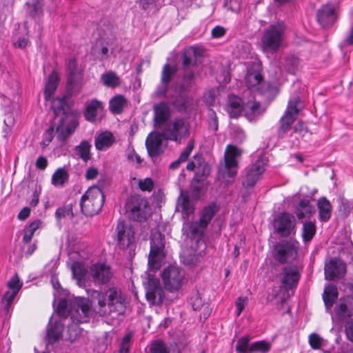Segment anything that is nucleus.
Wrapping results in <instances>:
<instances>
[{
    "mask_svg": "<svg viewBox=\"0 0 353 353\" xmlns=\"http://www.w3.org/2000/svg\"><path fill=\"white\" fill-rule=\"evenodd\" d=\"M303 263L300 259L288 263V297L290 291L296 288L303 271Z\"/></svg>",
    "mask_w": 353,
    "mask_h": 353,
    "instance_id": "nucleus-21",
    "label": "nucleus"
},
{
    "mask_svg": "<svg viewBox=\"0 0 353 353\" xmlns=\"http://www.w3.org/2000/svg\"><path fill=\"white\" fill-rule=\"evenodd\" d=\"M305 87L298 79L293 81L291 97L288 100V130L290 125L298 119L305 107Z\"/></svg>",
    "mask_w": 353,
    "mask_h": 353,
    "instance_id": "nucleus-5",
    "label": "nucleus"
},
{
    "mask_svg": "<svg viewBox=\"0 0 353 353\" xmlns=\"http://www.w3.org/2000/svg\"><path fill=\"white\" fill-rule=\"evenodd\" d=\"M41 222L39 220H36L29 224L25 228V234L23 237V241L26 243H28L31 241L32 236L34 234L36 230L39 228Z\"/></svg>",
    "mask_w": 353,
    "mask_h": 353,
    "instance_id": "nucleus-51",
    "label": "nucleus"
},
{
    "mask_svg": "<svg viewBox=\"0 0 353 353\" xmlns=\"http://www.w3.org/2000/svg\"><path fill=\"white\" fill-rule=\"evenodd\" d=\"M77 125L78 123L74 119H71L69 122H66L65 119H61L56 128L57 139L59 141L65 142L74 132Z\"/></svg>",
    "mask_w": 353,
    "mask_h": 353,
    "instance_id": "nucleus-25",
    "label": "nucleus"
},
{
    "mask_svg": "<svg viewBox=\"0 0 353 353\" xmlns=\"http://www.w3.org/2000/svg\"><path fill=\"white\" fill-rule=\"evenodd\" d=\"M105 196L98 186H92L81 196L80 206L82 213L86 216L97 214L103 205Z\"/></svg>",
    "mask_w": 353,
    "mask_h": 353,
    "instance_id": "nucleus-6",
    "label": "nucleus"
},
{
    "mask_svg": "<svg viewBox=\"0 0 353 353\" xmlns=\"http://www.w3.org/2000/svg\"><path fill=\"white\" fill-rule=\"evenodd\" d=\"M252 343H250V337L244 336L240 338L236 345V353H252L250 350L251 349Z\"/></svg>",
    "mask_w": 353,
    "mask_h": 353,
    "instance_id": "nucleus-52",
    "label": "nucleus"
},
{
    "mask_svg": "<svg viewBox=\"0 0 353 353\" xmlns=\"http://www.w3.org/2000/svg\"><path fill=\"white\" fill-rule=\"evenodd\" d=\"M285 30L283 22H278L265 28L261 38L262 51L271 54L278 52L283 42Z\"/></svg>",
    "mask_w": 353,
    "mask_h": 353,
    "instance_id": "nucleus-3",
    "label": "nucleus"
},
{
    "mask_svg": "<svg viewBox=\"0 0 353 353\" xmlns=\"http://www.w3.org/2000/svg\"><path fill=\"white\" fill-rule=\"evenodd\" d=\"M67 88L71 92H77L81 88L82 71L78 68L77 61L71 58L68 63Z\"/></svg>",
    "mask_w": 353,
    "mask_h": 353,
    "instance_id": "nucleus-18",
    "label": "nucleus"
},
{
    "mask_svg": "<svg viewBox=\"0 0 353 353\" xmlns=\"http://www.w3.org/2000/svg\"><path fill=\"white\" fill-rule=\"evenodd\" d=\"M322 338L316 333H312L309 336V344L314 350H319L322 346Z\"/></svg>",
    "mask_w": 353,
    "mask_h": 353,
    "instance_id": "nucleus-59",
    "label": "nucleus"
},
{
    "mask_svg": "<svg viewBox=\"0 0 353 353\" xmlns=\"http://www.w3.org/2000/svg\"><path fill=\"white\" fill-rule=\"evenodd\" d=\"M257 92L265 101L270 102L272 101L279 93V88L270 83L263 82L258 87Z\"/></svg>",
    "mask_w": 353,
    "mask_h": 353,
    "instance_id": "nucleus-34",
    "label": "nucleus"
},
{
    "mask_svg": "<svg viewBox=\"0 0 353 353\" xmlns=\"http://www.w3.org/2000/svg\"><path fill=\"white\" fill-rule=\"evenodd\" d=\"M245 84L249 90L257 91L258 87L263 83V76L257 70H248L245 77Z\"/></svg>",
    "mask_w": 353,
    "mask_h": 353,
    "instance_id": "nucleus-32",
    "label": "nucleus"
},
{
    "mask_svg": "<svg viewBox=\"0 0 353 353\" xmlns=\"http://www.w3.org/2000/svg\"><path fill=\"white\" fill-rule=\"evenodd\" d=\"M209 172L208 168H203L201 174L199 171L196 173L190 183V190L193 196H199L201 192L206 188V176L209 174Z\"/></svg>",
    "mask_w": 353,
    "mask_h": 353,
    "instance_id": "nucleus-26",
    "label": "nucleus"
},
{
    "mask_svg": "<svg viewBox=\"0 0 353 353\" xmlns=\"http://www.w3.org/2000/svg\"><path fill=\"white\" fill-rule=\"evenodd\" d=\"M299 248V243L292 238L288 239V261L290 259L294 260L298 259L297 254Z\"/></svg>",
    "mask_w": 353,
    "mask_h": 353,
    "instance_id": "nucleus-57",
    "label": "nucleus"
},
{
    "mask_svg": "<svg viewBox=\"0 0 353 353\" xmlns=\"http://www.w3.org/2000/svg\"><path fill=\"white\" fill-rule=\"evenodd\" d=\"M194 148V143L189 142L184 150L180 154L179 159L183 163L186 161Z\"/></svg>",
    "mask_w": 353,
    "mask_h": 353,
    "instance_id": "nucleus-62",
    "label": "nucleus"
},
{
    "mask_svg": "<svg viewBox=\"0 0 353 353\" xmlns=\"http://www.w3.org/2000/svg\"><path fill=\"white\" fill-rule=\"evenodd\" d=\"M338 296L339 292L335 285L330 283L325 287L323 293V300L327 311L330 310L334 305Z\"/></svg>",
    "mask_w": 353,
    "mask_h": 353,
    "instance_id": "nucleus-28",
    "label": "nucleus"
},
{
    "mask_svg": "<svg viewBox=\"0 0 353 353\" xmlns=\"http://www.w3.org/2000/svg\"><path fill=\"white\" fill-rule=\"evenodd\" d=\"M266 110L265 105H262L256 101H248L244 104L245 116L250 121H256L265 113Z\"/></svg>",
    "mask_w": 353,
    "mask_h": 353,
    "instance_id": "nucleus-27",
    "label": "nucleus"
},
{
    "mask_svg": "<svg viewBox=\"0 0 353 353\" xmlns=\"http://www.w3.org/2000/svg\"><path fill=\"white\" fill-rule=\"evenodd\" d=\"M338 203V209L341 216L343 218H346L349 216L351 212V210L353 208L352 202L350 201L348 199L345 198L344 196H339L337 199Z\"/></svg>",
    "mask_w": 353,
    "mask_h": 353,
    "instance_id": "nucleus-46",
    "label": "nucleus"
},
{
    "mask_svg": "<svg viewBox=\"0 0 353 353\" xmlns=\"http://www.w3.org/2000/svg\"><path fill=\"white\" fill-rule=\"evenodd\" d=\"M59 78L57 72L53 71L49 76L48 79L45 85L44 94L46 99L50 98L55 92Z\"/></svg>",
    "mask_w": 353,
    "mask_h": 353,
    "instance_id": "nucleus-41",
    "label": "nucleus"
},
{
    "mask_svg": "<svg viewBox=\"0 0 353 353\" xmlns=\"http://www.w3.org/2000/svg\"><path fill=\"white\" fill-rule=\"evenodd\" d=\"M165 140L180 141L183 137L188 134V128L182 119H175L172 122L168 123L163 132Z\"/></svg>",
    "mask_w": 353,
    "mask_h": 353,
    "instance_id": "nucleus-15",
    "label": "nucleus"
},
{
    "mask_svg": "<svg viewBox=\"0 0 353 353\" xmlns=\"http://www.w3.org/2000/svg\"><path fill=\"white\" fill-rule=\"evenodd\" d=\"M124 208L129 219L134 221L143 222L148 219V202L145 198L141 195L130 196L128 198Z\"/></svg>",
    "mask_w": 353,
    "mask_h": 353,
    "instance_id": "nucleus-8",
    "label": "nucleus"
},
{
    "mask_svg": "<svg viewBox=\"0 0 353 353\" xmlns=\"http://www.w3.org/2000/svg\"><path fill=\"white\" fill-rule=\"evenodd\" d=\"M91 312L90 305L85 299H77L73 301L70 316L74 324L85 323L88 321Z\"/></svg>",
    "mask_w": 353,
    "mask_h": 353,
    "instance_id": "nucleus-17",
    "label": "nucleus"
},
{
    "mask_svg": "<svg viewBox=\"0 0 353 353\" xmlns=\"http://www.w3.org/2000/svg\"><path fill=\"white\" fill-rule=\"evenodd\" d=\"M69 181V173L64 168H59L53 173L51 179L52 184L54 186L63 187Z\"/></svg>",
    "mask_w": 353,
    "mask_h": 353,
    "instance_id": "nucleus-42",
    "label": "nucleus"
},
{
    "mask_svg": "<svg viewBox=\"0 0 353 353\" xmlns=\"http://www.w3.org/2000/svg\"><path fill=\"white\" fill-rule=\"evenodd\" d=\"M267 163V158L261 156L254 164L248 166L245 170V174L243 185L247 188L254 186L259 180L260 175L263 173Z\"/></svg>",
    "mask_w": 353,
    "mask_h": 353,
    "instance_id": "nucleus-13",
    "label": "nucleus"
},
{
    "mask_svg": "<svg viewBox=\"0 0 353 353\" xmlns=\"http://www.w3.org/2000/svg\"><path fill=\"white\" fill-rule=\"evenodd\" d=\"M315 212V208L310 203L308 199H303L299 201L296 208V214L299 219L310 218Z\"/></svg>",
    "mask_w": 353,
    "mask_h": 353,
    "instance_id": "nucleus-31",
    "label": "nucleus"
},
{
    "mask_svg": "<svg viewBox=\"0 0 353 353\" xmlns=\"http://www.w3.org/2000/svg\"><path fill=\"white\" fill-rule=\"evenodd\" d=\"M334 312L341 321H345L351 317L353 315V297L341 299L339 303L334 307Z\"/></svg>",
    "mask_w": 353,
    "mask_h": 353,
    "instance_id": "nucleus-23",
    "label": "nucleus"
},
{
    "mask_svg": "<svg viewBox=\"0 0 353 353\" xmlns=\"http://www.w3.org/2000/svg\"><path fill=\"white\" fill-rule=\"evenodd\" d=\"M317 21L323 28L332 26L337 19L334 3H328L321 6L316 14Z\"/></svg>",
    "mask_w": 353,
    "mask_h": 353,
    "instance_id": "nucleus-20",
    "label": "nucleus"
},
{
    "mask_svg": "<svg viewBox=\"0 0 353 353\" xmlns=\"http://www.w3.org/2000/svg\"><path fill=\"white\" fill-rule=\"evenodd\" d=\"M345 334L347 339L353 342V318L345 325Z\"/></svg>",
    "mask_w": 353,
    "mask_h": 353,
    "instance_id": "nucleus-64",
    "label": "nucleus"
},
{
    "mask_svg": "<svg viewBox=\"0 0 353 353\" xmlns=\"http://www.w3.org/2000/svg\"><path fill=\"white\" fill-rule=\"evenodd\" d=\"M132 338L131 333L126 334L121 339L120 343V353H128L130 346V341Z\"/></svg>",
    "mask_w": 353,
    "mask_h": 353,
    "instance_id": "nucleus-58",
    "label": "nucleus"
},
{
    "mask_svg": "<svg viewBox=\"0 0 353 353\" xmlns=\"http://www.w3.org/2000/svg\"><path fill=\"white\" fill-rule=\"evenodd\" d=\"M68 216L70 219H73L74 214L72 211V205L68 204L62 207H59L55 212V217L57 220Z\"/></svg>",
    "mask_w": 353,
    "mask_h": 353,
    "instance_id": "nucleus-54",
    "label": "nucleus"
},
{
    "mask_svg": "<svg viewBox=\"0 0 353 353\" xmlns=\"http://www.w3.org/2000/svg\"><path fill=\"white\" fill-rule=\"evenodd\" d=\"M169 84L161 83V85L158 86L155 91V95L159 98H166L168 99H170V96H167V91L168 89Z\"/></svg>",
    "mask_w": 353,
    "mask_h": 353,
    "instance_id": "nucleus-61",
    "label": "nucleus"
},
{
    "mask_svg": "<svg viewBox=\"0 0 353 353\" xmlns=\"http://www.w3.org/2000/svg\"><path fill=\"white\" fill-rule=\"evenodd\" d=\"M91 145L87 141H83L75 147V152L85 162L90 159Z\"/></svg>",
    "mask_w": 353,
    "mask_h": 353,
    "instance_id": "nucleus-45",
    "label": "nucleus"
},
{
    "mask_svg": "<svg viewBox=\"0 0 353 353\" xmlns=\"http://www.w3.org/2000/svg\"><path fill=\"white\" fill-rule=\"evenodd\" d=\"M114 142L113 134L110 132L106 131L95 138V147L99 150H103L110 147Z\"/></svg>",
    "mask_w": 353,
    "mask_h": 353,
    "instance_id": "nucleus-37",
    "label": "nucleus"
},
{
    "mask_svg": "<svg viewBox=\"0 0 353 353\" xmlns=\"http://www.w3.org/2000/svg\"><path fill=\"white\" fill-rule=\"evenodd\" d=\"M73 306V302L68 301L65 299L59 300L57 305V314L62 318H67L68 316H70V311Z\"/></svg>",
    "mask_w": 353,
    "mask_h": 353,
    "instance_id": "nucleus-47",
    "label": "nucleus"
},
{
    "mask_svg": "<svg viewBox=\"0 0 353 353\" xmlns=\"http://www.w3.org/2000/svg\"><path fill=\"white\" fill-rule=\"evenodd\" d=\"M150 353H170V350L165 343L157 340L151 343Z\"/></svg>",
    "mask_w": 353,
    "mask_h": 353,
    "instance_id": "nucleus-55",
    "label": "nucleus"
},
{
    "mask_svg": "<svg viewBox=\"0 0 353 353\" xmlns=\"http://www.w3.org/2000/svg\"><path fill=\"white\" fill-rule=\"evenodd\" d=\"M272 272L276 276H281L279 286L274 287L272 294L276 308L281 310L287 300V241L282 240L274 245L272 252Z\"/></svg>",
    "mask_w": 353,
    "mask_h": 353,
    "instance_id": "nucleus-1",
    "label": "nucleus"
},
{
    "mask_svg": "<svg viewBox=\"0 0 353 353\" xmlns=\"http://www.w3.org/2000/svg\"><path fill=\"white\" fill-rule=\"evenodd\" d=\"M42 0H26V12L27 14L32 17L36 18L42 14Z\"/></svg>",
    "mask_w": 353,
    "mask_h": 353,
    "instance_id": "nucleus-40",
    "label": "nucleus"
},
{
    "mask_svg": "<svg viewBox=\"0 0 353 353\" xmlns=\"http://www.w3.org/2000/svg\"><path fill=\"white\" fill-rule=\"evenodd\" d=\"M154 121L157 128H161L170 117V108L164 102H160L154 105Z\"/></svg>",
    "mask_w": 353,
    "mask_h": 353,
    "instance_id": "nucleus-24",
    "label": "nucleus"
},
{
    "mask_svg": "<svg viewBox=\"0 0 353 353\" xmlns=\"http://www.w3.org/2000/svg\"><path fill=\"white\" fill-rule=\"evenodd\" d=\"M161 276L164 288L170 292H178L187 281L183 270L175 265L164 268Z\"/></svg>",
    "mask_w": 353,
    "mask_h": 353,
    "instance_id": "nucleus-9",
    "label": "nucleus"
},
{
    "mask_svg": "<svg viewBox=\"0 0 353 353\" xmlns=\"http://www.w3.org/2000/svg\"><path fill=\"white\" fill-rule=\"evenodd\" d=\"M227 111L230 117L237 118L244 111V104L242 99L236 95L228 97V104Z\"/></svg>",
    "mask_w": 353,
    "mask_h": 353,
    "instance_id": "nucleus-29",
    "label": "nucleus"
},
{
    "mask_svg": "<svg viewBox=\"0 0 353 353\" xmlns=\"http://www.w3.org/2000/svg\"><path fill=\"white\" fill-rule=\"evenodd\" d=\"M117 241L122 248H128L134 241V231L133 228L125 224L123 221L118 223L117 226Z\"/></svg>",
    "mask_w": 353,
    "mask_h": 353,
    "instance_id": "nucleus-22",
    "label": "nucleus"
},
{
    "mask_svg": "<svg viewBox=\"0 0 353 353\" xmlns=\"http://www.w3.org/2000/svg\"><path fill=\"white\" fill-rule=\"evenodd\" d=\"M346 273V265L338 258H331L325 263L324 274L327 280L341 279Z\"/></svg>",
    "mask_w": 353,
    "mask_h": 353,
    "instance_id": "nucleus-19",
    "label": "nucleus"
},
{
    "mask_svg": "<svg viewBox=\"0 0 353 353\" xmlns=\"http://www.w3.org/2000/svg\"><path fill=\"white\" fill-rule=\"evenodd\" d=\"M103 109V105L97 99H92L86 104L85 110L83 113L86 121L94 122L96 120L97 114L99 110Z\"/></svg>",
    "mask_w": 353,
    "mask_h": 353,
    "instance_id": "nucleus-33",
    "label": "nucleus"
},
{
    "mask_svg": "<svg viewBox=\"0 0 353 353\" xmlns=\"http://www.w3.org/2000/svg\"><path fill=\"white\" fill-rule=\"evenodd\" d=\"M317 208L319 220L323 222L328 221L332 212V206L330 201L325 196L320 197L317 201Z\"/></svg>",
    "mask_w": 353,
    "mask_h": 353,
    "instance_id": "nucleus-30",
    "label": "nucleus"
},
{
    "mask_svg": "<svg viewBox=\"0 0 353 353\" xmlns=\"http://www.w3.org/2000/svg\"><path fill=\"white\" fill-rule=\"evenodd\" d=\"M275 234L287 236V212H283L276 215L273 221Z\"/></svg>",
    "mask_w": 353,
    "mask_h": 353,
    "instance_id": "nucleus-36",
    "label": "nucleus"
},
{
    "mask_svg": "<svg viewBox=\"0 0 353 353\" xmlns=\"http://www.w3.org/2000/svg\"><path fill=\"white\" fill-rule=\"evenodd\" d=\"M126 105V99L122 95H117L110 99L109 103L110 110L113 114H121L125 105Z\"/></svg>",
    "mask_w": 353,
    "mask_h": 353,
    "instance_id": "nucleus-44",
    "label": "nucleus"
},
{
    "mask_svg": "<svg viewBox=\"0 0 353 353\" xmlns=\"http://www.w3.org/2000/svg\"><path fill=\"white\" fill-rule=\"evenodd\" d=\"M103 84L108 87L115 88L120 85L119 77L112 71H109L101 75Z\"/></svg>",
    "mask_w": 353,
    "mask_h": 353,
    "instance_id": "nucleus-48",
    "label": "nucleus"
},
{
    "mask_svg": "<svg viewBox=\"0 0 353 353\" xmlns=\"http://www.w3.org/2000/svg\"><path fill=\"white\" fill-rule=\"evenodd\" d=\"M72 276L77 280V284L81 286L84 284L88 270L84 265L80 262H74L71 267Z\"/></svg>",
    "mask_w": 353,
    "mask_h": 353,
    "instance_id": "nucleus-39",
    "label": "nucleus"
},
{
    "mask_svg": "<svg viewBox=\"0 0 353 353\" xmlns=\"http://www.w3.org/2000/svg\"><path fill=\"white\" fill-rule=\"evenodd\" d=\"M154 187L153 181L150 178H145L143 180H139V188L142 191L151 192Z\"/></svg>",
    "mask_w": 353,
    "mask_h": 353,
    "instance_id": "nucleus-60",
    "label": "nucleus"
},
{
    "mask_svg": "<svg viewBox=\"0 0 353 353\" xmlns=\"http://www.w3.org/2000/svg\"><path fill=\"white\" fill-rule=\"evenodd\" d=\"M165 236L159 231L152 232L150 250L148 256V266L154 272L158 270L166 256L165 251Z\"/></svg>",
    "mask_w": 353,
    "mask_h": 353,
    "instance_id": "nucleus-7",
    "label": "nucleus"
},
{
    "mask_svg": "<svg viewBox=\"0 0 353 353\" xmlns=\"http://www.w3.org/2000/svg\"><path fill=\"white\" fill-rule=\"evenodd\" d=\"M176 72V70L174 67H172L169 63H165L163 68L161 82L169 84Z\"/></svg>",
    "mask_w": 353,
    "mask_h": 353,
    "instance_id": "nucleus-53",
    "label": "nucleus"
},
{
    "mask_svg": "<svg viewBox=\"0 0 353 353\" xmlns=\"http://www.w3.org/2000/svg\"><path fill=\"white\" fill-rule=\"evenodd\" d=\"M63 325L61 322L56 321L51 324L48 330V337L50 343H54L59 340L62 336Z\"/></svg>",
    "mask_w": 353,
    "mask_h": 353,
    "instance_id": "nucleus-43",
    "label": "nucleus"
},
{
    "mask_svg": "<svg viewBox=\"0 0 353 353\" xmlns=\"http://www.w3.org/2000/svg\"><path fill=\"white\" fill-rule=\"evenodd\" d=\"M287 132V110L285 111L283 115L281 117L279 121V126L277 130V134L279 137L285 134Z\"/></svg>",
    "mask_w": 353,
    "mask_h": 353,
    "instance_id": "nucleus-63",
    "label": "nucleus"
},
{
    "mask_svg": "<svg viewBox=\"0 0 353 353\" xmlns=\"http://www.w3.org/2000/svg\"><path fill=\"white\" fill-rule=\"evenodd\" d=\"M301 60L298 54L290 53L288 54V73L296 74L301 68Z\"/></svg>",
    "mask_w": 353,
    "mask_h": 353,
    "instance_id": "nucleus-50",
    "label": "nucleus"
},
{
    "mask_svg": "<svg viewBox=\"0 0 353 353\" xmlns=\"http://www.w3.org/2000/svg\"><path fill=\"white\" fill-rule=\"evenodd\" d=\"M98 305V313L101 316H110L113 319L125 314L128 301L120 289L116 287L108 288L104 292L94 291Z\"/></svg>",
    "mask_w": 353,
    "mask_h": 353,
    "instance_id": "nucleus-2",
    "label": "nucleus"
},
{
    "mask_svg": "<svg viewBox=\"0 0 353 353\" xmlns=\"http://www.w3.org/2000/svg\"><path fill=\"white\" fill-rule=\"evenodd\" d=\"M9 290L6 291L1 301V313L5 318L10 316L12 302L22 287L17 274H15L7 283Z\"/></svg>",
    "mask_w": 353,
    "mask_h": 353,
    "instance_id": "nucleus-11",
    "label": "nucleus"
},
{
    "mask_svg": "<svg viewBox=\"0 0 353 353\" xmlns=\"http://www.w3.org/2000/svg\"><path fill=\"white\" fill-rule=\"evenodd\" d=\"M179 90L180 92L176 96H170L168 100L171 101V104L177 111L183 112H185L188 108V98L183 94L185 91H182L180 87Z\"/></svg>",
    "mask_w": 353,
    "mask_h": 353,
    "instance_id": "nucleus-38",
    "label": "nucleus"
},
{
    "mask_svg": "<svg viewBox=\"0 0 353 353\" xmlns=\"http://www.w3.org/2000/svg\"><path fill=\"white\" fill-rule=\"evenodd\" d=\"M270 344L265 341H256L252 343V353H267L270 349Z\"/></svg>",
    "mask_w": 353,
    "mask_h": 353,
    "instance_id": "nucleus-56",
    "label": "nucleus"
},
{
    "mask_svg": "<svg viewBox=\"0 0 353 353\" xmlns=\"http://www.w3.org/2000/svg\"><path fill=\"white\" fill-rule=\"evenodd\" d=\"M165 293L159 280L149 274L148 283L145 285V296L147 301L153 305H161L164 299Z\"/></svg>",
    "mask_w": 353,
    "mask_h": 353,
    "instance_id": "nucleus-12",
    "label": "nucleus"
},
{
    "mask_svg": "<svg viewBox=\"0 0 353 353\" xmlns=\"http://www.w3.org/2000/svg\"><path fill=\"white\" fill-rule=\"evenodd\" d=\"M240 150L232 145H228L225 151V165L224 168L219 170L220 173L227 174L229 178H234L237 173L238 162L236 157L241 156Z\"/></svg>",
    "mask_w": 353,
    "mask_h": 353,
    "instance_id": "nucleus-14",
    "label": "nucleus"
},
{
    "mask_svg": "<svg viewBox=\"0 0 353 353\" xmlns=\"http://www.w3.org/2000/svg\"><path fill=\"white\" fill-rule=\"evenodd\" d=\"M90 272L93 282L99 285L108 284L113 277L110 266L103 263L92 265Z\"/></svg>",
    "mask_w": 353,
    "mask_h": 353,
    "instance_id": "nucleus-16",
    "label": "nucleus"
},
{
    "mask_svg": "<svg viewBox=\"0 0 353 353\" xmlns=\"http://www.w3.org/2000/svg\"><path fill=\"white\" fill-rule=\"evenodd\" d=\"M165 137L161 132H152L145 139V148L148 156L154 163L165 152L167 144L163 143Z\"/></svg>",
    "mask_w": 353,
    "mask_h": 353,
    "instance_id": "nucleus-10",
    "label": "nucleus"
},
{
    "mask_svg": "<svg viewBox=\"0 0 353 353\" xmlns=\"http://www.w3.org/2000/svg\"><path fill=\"white\" fill-rule=\"evenodd\" d=\"M218 210L219 207L215 203H211L204 208L199 221V226L203 229L205 228L217 212Z\"/></svg>",
    "mask_w": 353,
    "mask_h": 353,
    "instance_id": "nucleus-35",
    "label": "nucleus"
},
{
    "mask_svg": "<svg viewBox=\"0 0 353 353\" xmlns=\"http://www.w3.org/2000/svg\"><path fill=\"white\" fill-rule=\"evenodd\" d=\"M200 55L199 49L190 46L182 52V81L180 88L182 91H188L194 84V70L196 68V58Z\"/></svg>",
    "mask_w": 353,
    "mask_h": 353,
    "instance_id": "nucleus-4",
    "label": "nucleus"
},
{
    "mask_svg": "<svg viewBox=\"0 0 353 353\" xmlns=\"http://www.w3.org/2000/svg\"><path fill=\"white\" fill-rule=\"evenodd\" d=\"M316 233L315 223L307 221L303 225L302 237L305 242L310 241Z\"/></svg>",
    "mask_w": 353,
    "mask_h": 353,
    "instance_id": "nucleus-49",
    "label": "nucleus"
}]
</instances>
